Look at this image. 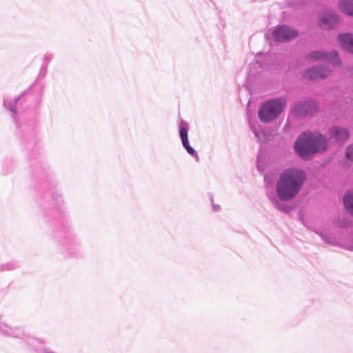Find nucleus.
Returning a JSON list of instances; mask_svg holds the SVG:
<instances>
[{"mask_svg": "<svg viewBox=\"0 0 353 353\" xmlns=\"http://www.w3.org/2000/svg\"><path fill=\"white\" fill-rule=\"evenodd\" d=\"M305 180L303 171L290 168L284 170L276 183V194L283 201H289L294 198L300 192Z\"/></svg>", "mask_w": 353, "mask_h": 353, "instance_id": "obj_1", "label": "nucleus"}, {"mask_svg": "<svg viewBox=\"0 0 353 353\" xmlns=\"http://www.w3.org/2000/svg\"><path fill=\"white\" fill-rule=\"evenodd\" d=\"M327 145V141L322 135L306 132L296 140L294 149L301 158L307 159L311 154L324 151Z\"/></svg>", "mask_w": 353, "mask_h": 353, "instance_id": "obj_2", "label": "nucleus"}, {"mask_svg": "<svg viewBox=\"0 0 353 353\" xmlns=\"http://www.w3.org/2000/svg\"><path fill=\"white\" fill-rule=\"evenodd\" d=\"M285 106V101L283 99L268 101L260 108L259 111V119L263 122H270L278 117Z\"/></svg>", "mask_w": 353, "mask_h": 353, "instance_id": "obj_3", "label": "nucleus"}, {"mask_svg": "<svg viewBox=\"0 0 353 353\" xmlns=\"http://www.w3.org/2000/svg\"><path fill=\"white\" fill-rule=\"evenodd\" d=\"M298 36V32L289 27L282 26L276 28L273 32L275 40L281 42L287 41Z\"/></svg>", "mask_w": 353, "mask_h": 353, "instance_id": "obj_4", "label": "nucleus"}, {"mask_svg": "<svg viewBox=\"0 0 353 353\" xmlns=\"http://www.w3.org/2000/svg\"><path fill=\"white\" fill-rule=\"evenodd\" d=\"M309 59L314 61H327L335 65H340L341 63V61L336 51L331 52L329 54L319 51L313 52L310 54Z\"/></svg>", "mask_w": 353, "mask_h": 353, "instance_id": "obj_5", "label": "nucleus"}, {"mask_svg": "<svg viewBox=\"0 0 353 353\" xmlns=\"http://www.w3.org/2000/svg\"><path fill=\"white\" fill-rule=\"evenodd\" d=\"M316 110V105L314 102H305L296 105L294 113L298 117H305Z\"/></svg>", "mask_w": 353, "mask_h": 353, "instance_id": "obj_6", "label": "nucleus"}, {"mask_svg": "<svg viewBox=\"0 0 353 353\" xmlns=\"http://www.w3.org/2000/svg\"><path fill=\"white\" fill-rule=\"evenodd\" d=\"M330 71L322 68H313L307 70L304 74V78L307 79H318L326 77Z\"/></svg>", "mask_w": 353, "mask_h": 353, "instance_id": "obj_7", "label": "nucleus"}, {"mask_svg": "<svg viewBox=\"0 0 353 353\" xmlns=\"http://www.w3.org/2000/svg\"><path fill=\"white\" fill-rule=\"evenodd\" d=\"M338 39L341 46L349 51L351 53H353V35L350 34H341L338 37Z\"/></svg>", "mask_w": 353, "mask_h": 353, "instance_id": "obj_8", "label": "nucleus"}, {"mask_svg": "<svg viewBox=\"0 0 353 353\" xmlns=\"http://www.w3.org/2000/svg\"><path fill=\"white\" fill-rule=\"evenodd\" d=\"M331 136L338 142H343L349 138V132L346 129L334 127L331 130Z\"/></svg>", "mask_w": 353, "mask_h": 353, "instance_id": "obj_9", "label": "nucleus"}, {"mask_svg": "<svg viewBox=\"0 0 353 353\" xmlns=\"http://www.w3.org/2000/svg\"><path fill=\"white\" fill-rule=\"evenodd\" d=\"M180 137L181 139L182 144L186 149L187 152L191 155H194L195 151L189 144L188 138V128L185 126H181Z\"/></svg>", "mask_w": 353, "mask_h": 353, "instance_id": "obj_10", "label": "nucleus"}, {"mask_svg": "<svg viewBox=\"0 0 353 353\" xmlns=\"http://www.w3.org/2000/svg\"><path fill=\"white\" fill-rule=\"evenodd\" d=\"M338 22V18L335 14H330L323 17L320 21V26L323 28H328Z\"/></svg>", "mask_w": 353, "mask_h": 353, "instance_id": "obj_11", "label": "nucleus"}, {"mask_svg": "<svg viewBox=\"0 0 353 353\" xmlns=\"http://www.w3.org/2000/svg\"><path fill=\"white\" fill-rule=\"evenodd\" d=\"M339 8L347 15L353 16V0H341Z\"/></svg>", "mask_w": 353, "mask_h": 353, "instance_id": "obj_12", "label": "nucleus"}, {"mask_svg": "<svg viewBox=\"0 0 353 353\" xmlns=\"http://www.w3.org/2000/svg\"><path fill=\"white\" fill-rule=\"evenodd\" d=\"M343 202L347 211L353 216V192L345 194Z\"/></svg>", "mask_w": 353, "mask_h": 353, "instance_id": "obj_13", "label": "nucleus"}, {"mask_svg": "<svg viewBox=\"0 0 353 353\" xmlns=\"http://www.w3.org/2000/svg\"><path fill=\"white\" fill-rule=\"evenodd\" d=\"M345 157L347 159L353 161V145H350L347 148Z\"/></svg>", "mask_w": 353, "mask_h": 353, "instance_id": "obj_14", "label": "nucleus"}]
</instances>
